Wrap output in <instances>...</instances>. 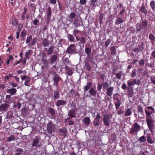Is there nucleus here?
<instances>
[{
    "mask_svg": "<svg viewBox=\"0 0 155 155\" xmlns=\"http://www.w3.org/2000/svg\"><path fill=\"white\" fill-rule=\"evenodd\" d=\"M85 52L87 54H90L91 52V49L89 48H86L85 49Z\"/></svg>",
    "mask_w": 155,
    "mask_h": 155,
    "instance_id": "49",
    "label": "nucleus"
},
{
    "mask_svg": "<svg viewBox=\"0 0 155 155\" xmlns=\"http://www.w3.org/2000/svg\"><path fill=\"white\" fill-rule=\"evenodd\" d=\"M128 96L129 97H132L133 96V91L132 88H127Z\"/></svg>",
    "mask_w": 155,
    "mask_h": 155,
    "instance_id": "24",
    "label": "nucleus"
},
{
    "mask_svg": "<svg viewBox=\"0 0 155 155\" xmlns=\"http://www.w3.org/2000/svg\"><path fill=\"white\" fill-rule=\"evenodd\" d=\"M23 27V25L22 24H19L18 26V31L20 32Z\"/></svg>",
    "mask_w": 155,
    "mask_h": 155,
    "instance_id": "54",
    "label": "nucleus"
},
{
    "mask_svg": "<svg viewBox=\"0 0 155 155\" xmlns=\"http://www.w3.org/2000/svg\"><path fill=\"white\" fill-rule=\"evenodd\" d=\"M138 112L140 113V114H139V115L140 116L139 117L141 118H144V116L142 115V108L140 106H138Z\"/></svg>",
    "mask_w": 155,
    "mask_h": 155,
    "instance_id": "25",
    "label": "nucleus"
},
{
    "mask_svg": "<svg viewBox=\"0 0 155 155\" xmlns=\"http://www.w3.org/2000/svg\"><path fill=\"white\" fill-rule=\"evenodd\" d=\"M24 11L23 13V14L21 15V19L23 20H24L25 18V16L27 10V9L25 7L24 8Z\"/></svg>",
    "mask_w": 155,
    "mask_h": 155,
    "instance_id": "32",
    "label": "nucleus"
},
{
    "mask_svg": "<svg viewBox=\"0 0 155 155\" xmlns=\"http://www.w3.org/2000/svg\"><path fill=\"white\" fill-rule=\"evenodd\" d=\"M152 114V111H148L146 110V115L147 116V117H149L150 118H151V117L150 115Z\"/></svg>",
    "mask_w": 155,
    "mask_h": 155,
    "instance_id": "44",
    "label": "nucleus"
},
{
    "mask_svg": "<svg viewBox=\"0 0 155 155\" xmlns=\"http://www.w3.org/2000/svg\"><path fill=\"white\" fill-rule=\"evenodd\" d=\"M150 5L152 10L154 11L155 10V2L154 1H152L150 2Z\"/></svg>",
    "mask_w": 155,
    "mask_h": 155,
    "instance_id": "37",
    "label": "nucleus"
},
{
    "mask_svg": "<svg viewBox=\"0 0 155 155\" xmlns=\"http://www.w3.org/2000/svg\"><path fill=\"white\" fill-rule=\"evenodd\" d=\"M147 140L148 142L150 144H152L153 142V141L152 139V137L150 135H149L148 136Z\"/></svg>",
    "mask_w": 155,
    "mask_h": 155,
    "instance_id": "33",
    "label": "nucleus"
},
{
    "mask_svg": "<svg viewBox=\"0 0 155 155\" xmlns=\"http://www.w3.org/2000/svg\"><path fill=\"white\" fill-rule=\"evenodd\" d=\"M67 103V102L63 100H59L57 101L56 103V105L57 107H59L61 105H65Z\"/></svg>",
    "mask_w": 155,
    "mask_h": 155,
    "instance_id": "15",
    "label": "nucleus"
},
{
    "mask_svg": "<svg viewBox=\"0 0 155 155\" xmlns=\"http://www.w3.org/2000/svg\"><path fill=\"white\" fill-rule=\"evenodd\" d=\"M114 89L113 87H110L107 88L106 94L108 96L110 97L113 95Z\"/></svg>",
    "mask_w": 155,
    "mask_h": 155,
    "instance_id": "12",
    "label": "nucleus"
},
{
    "mask_svg": "<svg viewBox=\"0 0 155 155\" xmlns=\"http://www.w3.org/2000/svg\"><path fill=\"white\" fill-rule=\"evenodd\" d=\"M70 15L71 18H74L75 17L76 14L74 12H72L70 14Z\"/></svg>",
    "mask_w": 155,
    "mask_h": 155,
    "instance_id": "59",
    "label": "nucleus"
},
{
    "mask_svg": "<svg viewBox=\"0 0 155 155\" xmlns=\"http://www.w3.org/2000/svg\"><path fill=\"white\" fill-rule=\"evenodd\" d=\"M119 94L118 93H116L113 95V99L116 101V102L115 103V105L116 107V110L119 109L120 105L122 104L119 98Z\"/></svg>",
    "mask_w": 155,
    "mask_h": 155,
    "instance_id": "3",
    "label": "nucleus"
},
{
    "mask_svg": "<svg viewBox=\"0 0 155 155\" xmlns=\"http://www.w3.org/2000/svg\"><path fill=\"white\" fill-rule=\"evenodd\" d=\"M9 104H1L0 105V112H5L6 111L9 107Z\"/></svg>",
    "mask_w": 155,
    "mask_h": 155,
    "instance_id": "11",
    "label": "nucleus"
},
{
    "mask_svg": "<svg viewBox=\"0 0 155 155\" xmlns=\"http://www.w3.org/2000/svg\"><path fill=\"white\" fill-rule=\"evenodd\" d=\"M68 115L71 118H75L76 115L75 109H72L68 112Z\"/></svg>",
    "mask_w": 155,
    "mask_h": 155,
    "instance_id": "13",
    "label": "nucleus"
},
{
    "mask_svg": "<svg viewBox=\"0 0 155 155\" xmlns=\"http://www.w3.org/2000/svg\"><path fill=\"white\" fill-rule=\"evenodd\" d=\"M78 20L77 21V20H75L74 22V24L77 27H78L80 25V24L78 22Z\"/></svg>",
    "mask_w": 155,
    "mask_h": 155,
    "instance_id": "57",
    "label": "nucleus"
},
{
    "mask_svg": "<svg viewBox=\"0 0 155 155\" xmlns=\"http://www.w3.org/2000/svg\"><path fill=\"white\" fill-rule=\"evenodd\" d=\"M76 47L75 45L72 44L69 45L67 48L66 51L69 54H76L77 53L76 50Z\"/></svg>",
    "mask_w": 155,
    "mask_h": 155,
    "instance_id": "5",
    "label": "nucleus"
},
{
    "mask_svg": "<svg viewBox=\"0 0 155 155\" xmlns=\"http://www.w3.org/2000/svg\"><path fill=\"white\" fill-rule=\"evenodd\" d=\"M49 44V42L48 41L47 39L46 38H44L43 40L42 44L44 47H46L48 46Z\"/></svg>",
    "mask_w": 155,
    "mask_h": 155,
    "instance_id": "27",
    "label": "nucleus"
},
{
    "mask_svg": "<svg viewBox=\"0 0 155 155\" xmlns=\"http://www.w3.org/2000/svg\"><path fill=\"white\" fill-rule=\"evenodd\" d=\"M26 34V31L25 30H23L21 32V37H24Z\"/></svg>",
    "mask_w": 155,
    "mask_h": 155,
    "instance_id": "52",
    "label": "nucleus"
},
{
    "mask_svg": "<svg viewBox=\"0 0 155 155\" xmlns=\"http://www.w3.org/2000/svg\"><path fill=\"white\" fill-rule=\"evenodd\" d=\"M109 87V84L108 82H105L104 83L103 85V88L104 89H106L107 88H108Z\"/></svg>",
    "mask_w": 155,
    "mask_h": 155,
    "instance_id": "47",
    "label": "nucleus"
},
{
    "mask_svg": "<svg viewBox=\"0 0 155 155\" xmlns=\"http://www.w3.org/2000/svg\"><path fill=\"white\" fill-rule=\"evenodd\" d=\"M54 97L55 99H58L59 97L60 93H59V90L57 88V91L54 92Z\"/></svg>",
    "mask_w": 155,
    "mask_h": 155,
    "instance_id": "26",
    "label": "nucleus"
},
{
    "mask_svg": "<svg viewBox=\"0 0 155 155\" xmlns=\"http://www.w3.org/2000/svg\"><path fill=\"white\" fill-rule=\"evenodd\" d=\"M80 42L79 43L84 44L86 42V39L84 37H80Z\"/></svg>",
    "mask_w": 155,
    "mask_h": 155,
    "instance_id": "42",
    "label": "nucleus"
},
{
    "mask_svg": "<svg viewBox=\"0 0 155 155\" xmlns=\"http://www.w3.org/2000/svg\"><path fill=\"white\" fill-rule=\"evenodd\" d=\"M89 92L91 96H96L97 92L96 90L94 89L93 87H91L89 90Z\"/></svg>",
    "mask_w": 155,
    "mask_h": 155,
    "instance_id": "16",
    "label": "nucleus"
},
{
    "mask_svg": "<svg viewBox=\"0 0 155 155\" xmlns=\"http://www.w3.org/2000/svg\"><path fill=\"white\" fill-rule=\"evenodd\" d=\"M86 2V0H80V3L82 5L85 4Z\"/></svg>",
    "mask_w": 155,
    "mask_h": 155,
    "instance_id": "62",
    "label": "nucleus"
},
{
    "mask_svg": "<svg viewBox=\"0 0 155 155\" xmlns=\"http://www.w3.org/2000/svg\"><path fill=\"white\" fill-rule=\"evenodd\" d=\"M148 127L151 133L153 134L154 131L153 130V119L149 118L146 119Z\"/></svg>",
    "mask_w": 155,
    "mask_h": 155,
    "instance_id": "6",
    "label": "nucleus"
},
{
    "mask_svg": "<svg viewBox=\"0 0 155 155\" xmlns=\"http://www.w3.org/2000/svg\"><path fill=\"white\" fill-rule=\"evenodd\" d=\"M90 119L88 117H86L83 120L84 124L86 126H88L90 123Z\"/></svg>",
    "mask_w": 155,
    "mask_h": 155,
    "instance_id": "17",
    "label": "nucleus"
},
{
    "mask_svg": "<svg viewBox=\"0 0 155 155\" xmlns=\"http://www.w3.org/2000/svg\"><path fill=\"white\" fill-rule=\"evenodd\" d=\"M68 39L71 41H73L74 40V37L73 35L71 34H68Z\"/></svg>",
    "mask_w": 155,
    "mask_h": 155,
    "instance_id": "43",
    "label": "nucleus"
},
{
    "mask_svg": "<svg viewBox=\"0 0 155 155\" xmlns=\"http://www.w3.org/2000/svg\"><path fill=\"white\" fill-rule=\"evenodd\" d=\"M79 32V31L77 29L74 30L73 31V34L75 36H76L77 34Z\"/></svg>",
    "mask_w": 155,
    "mask_h": 155,
    "instance_id": "60",
    "label": "nucleus"
},
{
    "mask_svg": "<svg viewBox=\"0 0 155 155\" xmlns=\"http://www.w3.org/2000/svg\"><path fill=\"white\" fill-rule=\"evenodd\" d=\"M21 106V103L20 102H18L17 104H15L14 105L13 107H17L18 109H20Z\"/></svg>",
    "mask_w": 155,
    "mask_h": 155,
    "instance_id": "40",
    "label": "nucleus"
},
{
    "mask_svg": "<svg viewBox=\"0 0 155 155\" xmlns=\"http://www.w3.org/2000/svg\"><path fill=\"white\" fill-rule=\"evenodd\" d=\"M92 85V83L91 82L87 83V85L84 87V92H85L86 91L88 90V89L91 88Z\"/></svg>",
    "mask_w": 155,
    "mask_h": 155,
    "instance_id": "22",
    "label": "nucleus"
},
{
    "mask_svg": "<svg viewBox=\"0 0 155 155\" xmlns=\"http://www.w3.org/2000/svg\"><path fill=\"white\" fill-rule=\"evenodd\" d=\"M111 41V40L110 39H107L105 43V45L106 47H108V45L110 43Z\"/></svg>",
    "mask_w": 155,
    "mask_h": 155,
    "instance_id": "51",
    "label": "nucleus"
},
{
    "mask_svg": "<svg viewBox=\"0 0 155 155\" xmlns=\"http://www.w3.org/2000/svg\"><path fill=\"white\" fill-rule=\"evenodd\" d=\"M23 152V149L20 148H17L15 151V153H19L20 154H21Z\"/></svg>",
    "mask_w": 155,
    "mask_h": 155,
    "instance_id": "41",
    "label": "nucleus"
},
{
    "mask_svg": "<svg viewBox=\"0 0 155 155\" xmlns=\"http://www.w3.org/2000/svg\"><path fill=\"white\" fill-rule=\"evenodd\" d=\"M140 126L136 122L133 125V127L130 129V133L133 134L135 132H137L140 131Z\"/></svg>",
    "mask_w": 155,
    "mask_h": 155,
    "instance_id": "7",
    "label": "nucleus"
},
{
    "mask_svg": "<svg viewBox=\"0 0 155 155\" xmlns=\"http://www.w3.org/2000/svg\"><path fill=\"white\" fill-rule=\"evenodd\" d=\"M139 140L141 142H144L145 141V138L144 136H143L141 137H140L139 138Z\"/></svg>",
    "mask_w": 155,
    "mask_h": 155,
    "instance_id": "53",
    "label": "nucleus"
},
{
    "mask_svg": "<svg viewBox=\"0 0 155 155\" xmlns=\"http://www.w3.org/2000/svg\"><path fill=\"white\" fill-rule=\"evenodd\" d=\"M48 111L52 116H53L55 113L54 110L52 108H49Z\"/></svg>",
    "mask_w": 155,
    "mask_h": 155,
    "instance_id": "36",
    "label": "nucleus"
},
{
    "mask_svg": "<svg viewBox=\"0 0 155 155\" xmlns=\"http://www.w3.org/2000/svg\"><path fill=\"white\" fill-rule=\"evenodd\" d=\"M150 39L152 41H154L155 40V36L152 34H150L149 35Z\"/></svg>",
    "mask_w": 155,
    "mask_h": 155,
    "instance_id": "46",
    "label": "nucleus"
},
{
    "mask_svg": "<svg viewBox=\"0 0 155 155\" xmlns=\"http://www.w3.org/2000/svg\"><path fill=\"white\" fill-rule=\"evenodd\" d=\"M54 48V47L53 45L51 46L48 50L47 54L48 55L51 54L53 52Z\"/></svg>",
    "mask_w": 155,
    "mask_h": 155,
    "instance_id": "29",
    "label": "nucleus"
},
{
    "mask_svg": "<svg viewBox=\"0 0 155 155\" xmlns=\"http://www.w3.org/2000/svg\"><path fill=\"white\" fill-rule=\"evenodd\" d=\"M124 17H118L117 19L116 20L115 24L119 25L123 22V19Z\"/></svg>",
    "mask_w": 155,
    "mask_h": 155,
    "instance_id": "18",
    "label": "nucleus"
},
{
    "mask_svg": "<svg viewBox=\"0 0 155 155\" xmlns=\"http://www.w3.org/2000/svg\"><path fill=\"white\" fill-rule=\"evenodd\" d=\"M111 54H116V49L115 46H113L110 48Z\"/></svg>",
    "mask_w": 155,
    "mask_h": 155,
    "instance_id": "30",
    "label": "nucleus"
},
{
    "mask_svg": "<svg viewBox=\"0 0 155 155\" xmlns=\"http://www.w3.org/2000/svg\"><path fill=\"white\" fill-rule=\"evenodd\" d=\"M52 14L51 11V8L50 7H49L48 8L47 10V20L48 21L50 19V17L51 15Z\"/></svg>",
    "mask_w": 155,
    "mask_h": 155,
    "instance_id": "23",
    "label": "nucleus"
},
{
    "mask_svg": "<svg viewBox=\"0 0 155 155\" xmlns=\"http://www.w3.org/2000/svg\"><path fill=\"white\" fill-rule=\"evenodd\" d=\"M101 117L99 113H97L95 118L93 121V123L95 126H98L100 125Z\"/></svg>",
    "mask_w": 155,
    "mask_h": 155,
    "instance_id": "9",
    "label": "nucleus"
},
{
    "mask_svg": "<svg viewBox=\"0 0 155 155\" xmlns=\"http://www.w3.org/2000/svg\"><path fill=\"white\" fill-rule=\"evenodd\" d=\"M85 67L87 71H90L91 70V66L89 65V64L87 62L85 63Z\"/></svg>",
    "mask_w": 155,
    "mask_h": 155,
    "instance_id": "50",
    "label": "nucleus"
},
{
    "mask_svg": "<svg viewBox=\"0 0 155 155\" xmlns=\"http://www.w3.org/2000/svg\"><path fill=\"white\" fill-rule=\"evenodd\" d=\"M15 139V137L14 135H12L11 136L8 137L7 141L8 142H9L11 141L14 140Z\"/></svg>",
    "mask_w": 155,
    "mask_h": 155,
    "instance_id": "35",
    "label": "nucleus"
},
{
    "mask_svg": "<svg viewBox=\"0 0 155 155\" xmlns=\"http://www.w3.org/2000/svg\"><path fill=\"white\" fill-rule=\"evenodd\" d=\"M12 24L14 26H17L18 23L15 20H13L12 22Z\"/></svg>",
    "mask_w": 155,
    "mask_h": 155,
    "instance_id": "58",
    "label": "nucleus"
},
{
    "mask_svg": "<svg viewBox=\"0 0 155 155\" xmlns=\"http://www.w3.org/2000/svg\"><path fill=\"white\" fill-rule=\"evenodd\" d=\"M126 12V10L124 8H123L122 10L118 14V15H121V17H123V15L124 12Z\"/></svg>",
    "mask_w": 155,
    "mask_h": 155,
    "instance_id": "45",
    "label": "nucleus"
},
{
    "mask_svg": "<svg viewBox=\"0 0 155 155\" xmlns=\"http://www.w3.org/2000/svg\"><path fill=\"white\" fill-rule=\"evenodd\" d=\"M112 117V115L111 114H104L103 120L105 125L107 126L110 125Z\"/></svg>",
    "mask_w": 155,
    "mask_h": 155,
    "instance_id": "1",
    "label": "nucleus"
},
{
    "mask_svg": "<svg viewBox=\"0 0 155 155\" xmlns=\"http://www.w3.org/2000/svg\"><path fill=\"white\" fill-rule=\"evenodd\" d=\"M55 125L51 121H50L47 125V129L48 133L49 134H51L53 131L54 130Z\"/></svg>",
    "mask_w": 155,
    "mask_h": 155,
    "instance_id": "2",
    "label": "nucleus"
},
{
    "mask_svg": "<svg viewBox=\"0 0 155 155\" xmlns=\"http://www.w3.org/2000/svg\"><path fill=\"white\" fill-rule=\"evenodd\" d=\"M97 0H91V5L94 7L95 5V3L96 2Z\"/></svg>",
    "mask_w": 155,
    "mask_h": 155,
    "instance_id": "55",
    "label": "nucleus"
},
{
    "mask_svg": "<svg viewBox=\"0 0 155 155\" xmlns=\"http://www.w3.org/2000/svg\"><path fill=\"white\" fill-rule=\"evenodd\" d=\"M121 88L125 90L127 88V87L125 84H123L122 85Z\"/></svg>",
    "mask_w": 155,
    "mask_h": 155,
    "instance_id": "63",
    "label": "nucleus"
},
{
    "mask_svg": "<svg viewBox=\"0 0 155 155\" xmlns=\"http://www.w3.org/2000/svg\"><path fill=\"white\" fill-rule=\"evenodd\" d=\"M42 61L44 64L45 65H47L48 64V61L46 59H43L42 60Z\"/></svg>",
    "mask_w": 155,
    "mask_h": 155,
    "instance_id": "61",
    "label": "nucleus"
},
{
    "mask_svg": "<svg viewBox=\"0 0 155 155\" xmlns=\"http://www.w3.org/2000/svg\"><path fill=\"white\" fill-rule=\"evenodd\" d=\"M31 51L32 50H28L27 52H26L25 53V56L26 58L28 59L29 58V55L31 54Z\"/></svg>",
    "mask_w": 155,
    "mask_h": 155,
    "instance_id": "39",
    "label": "nucleus"
},
{
    "mask_svg": "<svg viewBox=\"0 0 155 155\" xmlns=\"http://www.w3.org/2000/svg\"><path fill=\"white\" fill-rule=\"evenodd\" d=\"M121 75H122V72L117 73L116 74V76L117 78L119 79H121Z\"/></svg>",
    "mask_w": 155,
    "mask_h": 155,
    "instance_id": "48",
    "label": "nucleus"
},
{
    "mask_svg": "<svg viewBox=\"0 0 155 155\" xmlns=\"http://www.w3.org/2000/svg\"><path fill=\"white\" fill-rule=\"evenodd\" d=\"M32 37L31 35H29V36H28L26 41V43L27 44L30 43L29 42L32 40Z\"/></svg>",
    "mask_w": 155,
    "mask_h": 155,
    "instance_id": "38",
    "label": "nucleus"
},
{
    "mask_svg": "<svg viewBox=\"0 0 155 155\" xmlns=\"http://www.w3.org/2000/svg\"><path fill=\"white\" fill-rule=\"evenodd\" d=\"M53 79L54 81V84H55L57 87L58 85V82L61 79V78L55 72H54L53 73Z\"/></svg>",
    "mask_w": 155,
    "mask_h": 155,
    "instance_id": "8",
    "label": "nucleus"
},
{
    "mask_svg": "<svg viewBox=\"0 0 155 155\" xmlns=\"http://www.w3.org/2000/svg\"><path fill=\"white\" fill-rule=\"evenodd\" d=\"M65 69L67 71L68 74L69 75H71L72 74L71 69L68 66H66L65 67Z\"/></svg>",
    "mask_w": 155,
    "mask_h": 155,
    "instance_id": "28",
    "label": "nucleus"
},
{
    "mask_svg": "<svg viewBox=\"0 0 155 155\" xmlns=\"http://www.w3.org/2000/svg\"><path fill=\"white\" fill-rule=\"evenodd\" d=\"M58 56L56 54L52 55L50 58V62L51 63L54 62L57 60Z\"/></svg>",
    "mask_w": 155,
    "mask_h": 155,
    "instance_id": "21",
    "label": "nucleus"
},
{
    "mask_svg": "<svg viewBox=\"0 0 155 155\" xmlns=\"http://www.w3.org/2000/svg\"><path fill=\"white\" fill-rule=\"evenodd\" d=\"M17 90L15 88H11L8 90L7 93H9L12 95H13L16 92Z\"/></svg>",
    "mask_w": 155,
    "mask_h": 155,
    "instance_id": "19",
    "label": "nucleus"
},
{
    "mask_svg": "<svg viewBox=\"0 0 155 155\" xmlns=\"http://www.w3.org/2000/svg\"><path fill=\"white\" fill-rule=\"evenodd\" d=\"M103 17H104L103 14L100 13L99 19V20H100L101 22L102 21V20L103 19Z\"/></svg>",
    "mask_w": 155,
    "mask_h": 155,
    "instance_id": "56",
    "label": "nucleus"
},
{
    "mask_svg": "<svg viewBox=\"0 0 155 155\" xmlns=\"http://www.w3.org/2000/svg\"><path fill=\"white\" fill-rule=\"evenodd\" d=\"M71 119L72 118L68 117L65 120V122L67 123L69 125H72L74 124V121L71 120Z\"/></svg>",
    "mask_w": 155,
    "mask_h": 155,
    "instance_id": "20",
    "label": "nucleus"
},
{
    "mask_svg": "<svg viewBox=\"0 0 155 155\" xmlns=\"http://www.w3.org/2000/svg\"><path fill=\"white\" fill-rule=\"evenodd\" d=\"M40 139V138L36 137L33 141L32 144V146L37 147H39L41 146L42 144L39 142Z\"/></svg>",
    "mask_w": 155,
    "mask_h": 155,
    "instance_id": "10",
    "label": "nucleus"
},
{
    "mask_svg": "<svg viewBox=\"0 0 155 155\" xmlns=\"http://www.w3.org/2000/svg\"><path fill=\"white\" fill-rule=\"evenodd\" d=\"M127 83L128 85L127 88L133 89L134 88L133 86L135 84L137 85H140V81L139 80L134 79L131 81H128Z\"/></svg>",
    "mask_w": 155,
    "mask_h": 155,
    "instance_id": "4",
    "label": "nucleus"
},
{
    "mask_svg": "<svg viewBox=\"0 0 155 155\" xmlns=\"http://www.w3.org/2000/svg\"><path fill=\"white\" fill-rule=\"evenodd\" d=\"M132 114V111L130 108H129L126 111L125 113V116H128Z\"/></svg>",
    "mask_w": 155,
    "mask_h": 155,
    "instance_id": "31",
    "label": "nucleus"
},
{
    "mask_svg": "<svg viewBox=\"0 0 155 155\" xmlns=\"http://www.w3.org/2000/svg\"><path fill=\"white\" fill-rule=\"evenodd\" d=\"M150 78L153 84L155 85V78L150 77Z\"/></svg>",
    "mask_w": 155,
    "mask_h": 155,
    "instance_id": "64",
    "label": "nucleus"
},
{
    "mask_svg": "<svg viewBox=\"0 0 155 155\" xmlns=\"http://www.w3.org/2000/svg\"><path fill=\"white\" fill-rule=\"evenodd\" d=\"M37 41V39L36 38H34L33 39L31 40V43H29L28 45L29 47H30L31 45H34L36 43Z\"/></svg>",
    "mask_w": 155,
    "mask_h": 155,
    "instance_id": "34",
    "label": "nucleus"
},
{
    "mask_svg": "<svg viewBox=\"0 0 155 155\" xmlns=\"http://www.w3.org/2000/svg\"><path fill=\"white\" fill-rule=\"evenodd\" d=\"M58 131L60 135L64 136V137L66 136V133L67 132L66 128L64 127L62 129H59Z\"/></svg>",
    "mask_w": 155,
    "mask_h": 155,
    "instance_id": "14",
    "label": "nucleus"
}]
</instances>
